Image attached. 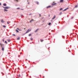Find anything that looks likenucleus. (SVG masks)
Listing matches in <instances>:
<instances>
[{
  "instance_id": "1",
  "label": "nucleus",
  "mask_w": 78,
  "mask_h": 78,
  "mask_svg": "<svg viewBox=\"0 0 78 78\" xmlns=\"http://www.w3.org/2000/svg\"><path fill=\"white\" fill-rule=\"evenodd\" d=\"M57 5V4L56 3H55L54 2H53V3H52L51 4L52 7H53V6H55V5Z\"/></svg>"
},
{
  "instance_id": "2",
  "label": "nucleus",
  "mask_w": 78,
  "mask_h": 78,
  "mask_svg": "<svg viewBox=\"0 0 78 78\" xmlns=\"http://www.w3.org/2000/svg\"><path fill=\"white\" fill-rule=\"evenodd\" d=\"M31 31V30H30V29H28L26 31V32L25 33V34H27V33H29V32H30V31Z\"/></svg>"
},
{
  "instance_id": "3",
  "label": "nucleus",
  "mask_w": 78,
  "mask_h": 78,
  "mask_svg": "<svg viewBox=\"0 0 78 78\" xmlns=\"http://www.w3.org/2000/svg\"><path fill=\"white\" fill-rule=\"evenodd\" d=\"M0 45L2 47H4V44H2V43H0Z\"/></svg>"
},
{
  "instance_id": "4",
  "label": "nucleus",
  "mask_w": 78,
  "mask_h": 78,
  "mask_svg": "<svg viewBox=\"0 0 78 78\" xmlns=\"http://www.w3.org/2000/svg\"><path fill=\"white\" fill-rule=\"evenodd\" d=\"M3 8H5V9H8L9 8V7H5L3 6Z\"/></svg>"
},
{
  "instance_id": "5",
  "label": "nucleus",
  "mask_w": 78,
  "mask_h": 78,
  "mask_svg": "<svg viewBox=\"0 0 78 78\" xmlns=\"http://www.w3.org/2000/svg\"><path fill=\"white\" fill-rule=\"evenodd\" d=\"M52 7V6L49 5V6H47V8H51V7Z\"/></svg>"
},
{
  "instance_id": "6",
  "label": "nucleus",
  "mask_w": 78,
  "mask_h": 78,
  "mask_svg": "<svg viewBox=\"0 0 78 78\" xmlns=\"http://www.w3.org/2000/svg\"><path fill=\"white\" fill-rule=\"evenodd\" d=\"M55 18H56V15H54L53 18H52V20H54V19H55Z\"/></svg>"
},
{
  "instance_id": "7",
  "label": "nucleus",
  "mask_w": 78,
  "mask_h": 78,
  "mask_svg": "<svg viewBox=\"0 0 78 78\" xmlns=\"http://www.w3.org/2000/svg\"><path fill=\"white\" fill-rule=\"evenodd\" d=\"M39 30V29H37L35 31V33H37V31H38Z\"/></svg>"
},
{
  "instance_id": "8",
  "label": "nucleus",
  "mask_w": 78,
  "mask_h": 78,
  "mask_svg": "<svg viewBox=\"0 0 78 78\" xmlns=\"http://www.w3.org/2000/svg\"><path fill=\"white\" fill-rule=\"evenodd\" d=\"M64 2V0H60V3H62V2Z\"/></svg>"
},
{
  "instance_id": "9",
  "label": "nucleus",
  "mask_w": 78,
  "mask_h": 78,
  "mask_svg": "<svg viewBox=\"0 0 78 78\" xmlns=\"http://www.w3.org/2000/svg\"><path fill=\"white\" fill-rule=\"evenodd\" d=\"M1 22L2 23H4V22H5V21H3V20H2L1 21Z\"/></svg>"
},
{
  "instance_id": "10",
  "label": "nucleus",
  "mask_w": 78,
  "mask_h": 78,
  "mask_svg": "<svg viewBox=\"0 0 78 78\" xmlns=\"http://www.w3.org/2000/svg\"><path fill=\"white\" fill-rule=\"evenodd\" d=\"M3 6H6V4L5 3H4L3 4Z\"/></svg>"
},
{
  "instance_id": "11",
  "label": "nucleus",
  "mask_w": 78,
  "mask_h": 78,
  "mask_svg": "<svg viewBox=\"0 0 78 78\" xmlns=\"http://www.w3.org/2000/svg\"><path fill=\"white\" fill-rule=\"evenodd\" d=\"M8 42H10L11 41V40H10V39H8L7 40Z\"/></svg>"
},
{
  "instance_id": "12",
  "label": "nucleus",
  "mask_w": 78,
  "mask_h": 78,
  "mask_svg": "<svg viewBox=\"0 0 78 78\" xmlns=\"http://www.w3.org/2000/svg\"><path fill=\"white\" fill-rule=\"evenodd\" d=\"M40 40H41V42H42L44 41V40H42L41 39Z\"/></svg>"
},
{
  "instance_id": "13",
  "label": "nucleus",
  "mask_w": 78,
  "mask_h": 78,
  "mask_svg": "<svg viewBox=\"0 0 78 78\" xmlns=\"http://www.w3.org/2000/svg\"><path fill=\"white\" fill-rule=\"evenodd\" d=\"M2 51H4V48H2Z\"/></svg>"
},
{
  "instance_id": "14",
  "label": "nucleus",
  "mask_w": 78,
  "mask_h": 78,
  "mask_svg": "<svg viewBox=\"0 0 78 78\" xmlns=\"http://www.w3.org/2000/svg\"><path fill=\"white\" fill-rule=\"evenodd\" d=\"M69 9L68 8H67L66 9H65L64 10V11H66V10H67V9Z\"/></svg>"
},
{
  "instance_id": "15",
  "label": "nucleus",
  "mask_w": 78,
  "mask_h": 78,
  "mask_svg": "<svg viewBox=\"0 0 78 78\" xmlns=\"http://www.w3.org/2000/svg\"><path fill=\"white\" fill-rule=\"evenodd\" d=\"M20 40V37H18L17 38V40Z\"/></svg>"
},
{
  "instance_id": "16",
  "label": "nucleus",
  "mask_w": 78,
  "mask_h": 78,
  "mask_svg": "<svg viewBox=\"0 0 78 78\" xmlns=\"http://www.w3.org/2000/svg\"><path fill=\"white\" fill-rule=\"evenodd\" d=\"M16 32H17V33H19V30H16Z\"/></svg>"
},
{
  "instance_id": "17",
  "label": "nucleus",
  "mask_w": 78,
  "mask_h": 78,
  "mask_svg": "<svg viewBox=\"0 0 78 78\" xmlns=\"http://www.w3.org/2000/svg\"><path fill=\"white\" fill-rule=\"evenodd\" d=\"M74 8H78V5H76L75 6Z\"/></svg>"
},
{
  "instance_id": "18",
  "label": "nucleus",
  "mask_w": 78,
  "mask_h": 78,
  "mask_svg": "<svg viewBox=\"0 0 78 78\" xmlns=\"http://www.w3.org/2000/svg\"><path fill=\"white\" fill-rule=\"evenodd\" d=\"M8 11V10L6 9H4V11Z\"/></svg>"
},
{
  "instance_id": "19",
  "label": "nucleus",
  "mask_w": 78,
  "mask_h": 78,
  "mask_svg": "<svg viewBox=\"0 0 78 78\" xmlns=\"http://www.w3.org/2000/svg\"><path fill=\"white\" fill-rule=\"evenodd\" d=\"M36 3L37 5H39V2H36Z\"/></svg>"
},
{
  "instance_id": "20",
  "label": "nucleus",
  "mask_w": 78,
  "mask_h": 78,
  "mask_svg": "<svg viewBox=\"0 0 78 78\" xmlns=\"http://www.w3.org/2000/svg\"><path fill=\"white\" fill-rule=\"evenodd\" d=\"M3 27L4 28H5L6 26H5V25H3Z\"/></svg>"
},
{
  "instance_id": "21",
  "label": "nucleus",
  "mask_w": 78,
  "mask_h": 78,
  "mask_svg": "<svg viewBox=\"0 0 78 78\" xmlns=\"http://www.w3.org/2000/svg\"><path fill=\"white\" fill-rule=\"evenodd\" d=\"M5 44H7V41H5Z\"/></svg>"
},
{
  "instance_id": "22",
  "label": "nucleus",
  "mask_w": 78,
  "mask_h": 78,
  "mask_svg": "<svg viewBox=\"0 0 78 78\" xmlns=\"http://www.w3.org/2000/svg\"><path fill=\"white\" fill-rule=\"evenodd\" d=\"M62 14V12H60V15L61 16Z\"/></svg>"
},
{
  "instance_id": "23",
  "label": "nucleus",
  "mask_w": 78,
  "mask_h": 78,
  "mask_svg": "<svg viewBox=\"0 0 78 78\" xmlns=\"http://www.w3.org/2000/svg\"><path fill=\"white\" fill-rule=\"evenodd\" d=\"M31 36V34H30L29 35V36Z\"/></svg>"
},
{
  "instance_id": "24",
  "label": "nucleus",
  "mask_w": 78,
  "mask_h": 78,
  "mask_svg": "<svg viewBox=\"0 0 78 78\" xmlns=\"http://www.w3.org/2000/svg\"><path fill=\"white\" fill-rule=\"evenodd\" d=\"M51 25V23H49L48 25Z\"/></svg>"
},
{
  "instance_id": "25",
  "label": "nucleus",
  "mask_w": 78,
  "mask_h": 78,
  "mask_svg": "<svg viewBox=\"0 0 78 78\" xmlns=\"http://www.w3.org/2000/svg\"><path fill=\"white\" fill-rule=\"evenodd\" d=\"M4 39H5V38H4L3 39V40H2L3 42H4V41H5V40Z\"/></svg>"
},
{
  "instance_id": "26",
  "label": "nucleus",
  "mask_w": 78,
  "mask_h": 78,
  "mask_svg": "<svg viewBox=\"0 0 78 78\" xmlns=\"http://www.w3.org/2000/svg\"><path fill=\"white\" fill-rule=\"evenodd\" d=\"M13 36H16V35H15V34H13Z\"/></svg>"
},
{
  "instance_id": "27",
  "label": "nucleus",
  "mask_w": 78,
  "mask_h": 78,
  "mask_svg": "<svg viewBox=\"0 0 78 78\" xmlns=\"http://www.w3.org/2000/svg\"><path fill=\"white\" fill-rule=\"evenodd\" d=\"M39 15V17H41V14H40Z\"/></svg>"
},
{
  "instance_id": "28",
  "label": "nucleus",
  "mask_w": 78,
  "mask_h": 78,
  "mask_svg": "<svg viewBox=\"0 0 78 78\" xmlns=\"http://www.w3.org/2000/svg\"><path fill=\"white\" fill-rule=\"evenodd\" d=\"M16 1L17 2H18V1H19V0H16Z\"/></svg>"
},
{
  "instance_id": "29",
  "label": "nucleus",
  "mask_w": 78,
  "mask_h": 78,
  "mask_svg": "<svg viewBox=\"0 0 78 78\" xmlns=\"http://www.w3.org/2000/svg\"><path fill=\"white\" fill-rule=\"evenodd\" d=\"M31 21H34V20H33V19H32V20H31Z\"/></svg>"
},
{
  "instance_id": "30",
  "label": "nucleus",
  "mask_w": 78,
  "mask_h": 78,
  "mask_svg": "<svg viewBox=\"0 0 78 78\" xmlns=\"http://www.w3.org/2000/svg\"><path fill=\"white\" fill-rule=\"evenodd\" d=\"M62 9L61 8V9H60V11H61V10H62Z\"/></svg>"
},
{
  "instance_id": "31",
  "label": "nucleus",
  "mask_w": 78,
  "mask_h": 78,
  "mask_svg": "<svg viewBox=\"0 0 78 78\" xmlns=\"http://www.w3.org/2000/svg\"><path fill=\"white\" fill-rule=\"evenodd\" d=\"M31 41H33V38H31L30 39Z\"/></svg>"
},
{
  "instance_id": "32",
  "label": "nucleus",
  "mask_w": 78,
  "mask_h": 78,
  "mask_svg": "<svg viewBox=\"0 0 78 78\" xmlns=\"http://www.w3.org/2000/svg\"><path fill=\"white\" fill-rule=\"evenodd\" d=\"M19 77H20V74H19Z\"/></svg>"
},
{
  "instance_id": "33",
  "label": "nucleus",
  "mask_w": 78,
  "mask_h": 78,
  "mask_svg": "<svg viewBox=\"0 0 78 78\" xmlns=\"http://www.w3.org/2000/svg\"><path fill=\"white\" fill-rule=\"evenodd\" d=\"M20 9V8H17V9Z\"/></svg>"
},
{
  "instance_id": "34",
  "label": "nucleus",
  "mask_w": 78,
  "mask_h": 78,
  "mask_svg": "<svg viewBox=\"0 0 78 78\" xmlns=\"http://www.w3.org/2000/svg\"><path fill=\"white\" fill-rule=\"evenodd\" d=\"M31 22H32V21L31 20H30V23H31Z\"/></svg>"
},
{
  "instance_id": "35",
  "label": "nucleus",
  "mask_w": 78,
  "mask_h": 78,
  "mask_svg": "<svg viewBox=\"0 0 78 78\" xmlns=\"http://www.w3.org/2000/svg\"><path fill=\"white\" fill-rule=\"evenodd\" d=\"M31 15V14H29V16H30V15Z\"/></svg>"
},
{
  "instance_id": "36",
  "label": "nucleus",
  "mask_w": 78,
  "mask_h": 78,
  "mask_svg": "<svg viewBox=\"0 0 78 78\" xmlns=\"http://www.w3.org/2000/svg\"><path fill=\"white\" fill-rule=\"evenodd\" d=\"M7 24H9V22H7Z\"/></svg>"
},
{
  "instance_id": "37",
  "label": "nucleus",
  "mask_w": 78,
  "mask_h": 78,
  "mask_svg": "<svg viewBox=\"0 0 78 78\" xmlns=\"http://www.w3.org/2000/svg\"><path fill=\"white\" fill-rule=\"evenodd\" d=\"M17 30H19V28H17Z\"/></svg>"
},
{
  "instance_id": "38",
  "label": "nucleus",
  "mask_w": 78,
  "mask_h": 78,
  "mask_svg": "<svg viewBox=\"0 0 78 78\" xmlns=\"http://www.w3.org/2000/svg\"><path fill=\"white\" fill-rule=\"evenodd\" d=\"M0 5H2V4H1V3H0Z\"/></svg>"
},
{
  "instance_id": "39",
  "label": "nucleus",
  "mask_w": 78,
  "mask_h": 78,
  "mask_svg": "<svg viewBox=\"0 0 78 78\" xmlns=\"http://www.w3.org/2000/svg\"><path fill=\"white\" fill-rule=\"evenodd\" d=\"M73 17L72 18V19H73Z\"/></svg>"
},
{
  "instance_id": "40",
  "label": "nucleus",
  "mask_w": 78,
  "mask_h": 78,
  "mask_svg": "<svg viewBox=\"0 0 78 78\" xmlns=\"http://www.w3.org/2000/svg\"><path fill=\"white\" fill-rule=\"evenodd\" d=\"M19 31H21V30H20V29H19Z\"/></svg>"
},
{
  "instance_id": "41",
  "label": "nucleus",
  "mask_w": 78,
  "mask_h": 78,
  "mask_svg": "<svg viewBox=\"0 0 78 78\" xmlns=\"http://www.w3.org/2000/svg\"><path fill=\"white\" fill-rule=\"evenodd\" d=\"M27 59H26V61H27Z\"/></svg>"
},
{
  "instance_id": "42",
  "label": "nucleus",
  "mask_w": 78,
  "mask_h": 78,
  "mask_svg": "<svg viewBox=\"0 0 78 78\" xmlns=\"http://www.w3.org/2000/svg\"><path fill=\"white\" fill-rule=\"evenodd\" d=\"M25 29H26L25 28L24 29V30H25Z\"/></svg>"
},
{
  "instance_id": "43",
  "label": "nucleus",
  "mask_w": 78,
  "mask_h": 78,
  "mask_svg": "<svg viewBox=\"0 0 78 78\" xmlns=\"http://www.w3.org/2000/svg\"><path fill=\"white\" fill-rule=\"evenodd\" d=\"M25 67L26 68V67H27V66H25Z\"/></svg>"
},
{
  "instance_id": "44",
  "label": "nucleus",
  "mask_w": 78,
  "mask_h": 78,
  "mask_svg": "<svg viewBox=\"0 0 78 78\" xmlns=\"http://www.w3.org/2000/svg\"><path fill=\"white\" fill-rule=\"evenodd\" d=\"M43 78H44V76H43Z\"/></svg>"
},
{
  "instance_id": "45",
  "label": "nucleus",
  "mask_w": 78,
  "mask_h": 78,
  "mask_svg": "<svg viewBox=\"0 0 78 78\" xmlns=\"http://www.w3.org/2000/svg\"><path fill=\"white\" fill-rule=\"evenodd\" d=\"M20 56H19V57Z\"/></svg>"
},
{
  "instance_id": "46",
  "label": "nucleus",
  "mask_w": 78,
  "mask_h": 78,
  "mask_svg": "<svg viewBox=\"0 0 78 78\" xmlns=\"http://www.w3.org/2000/svg\"><path fill=\"white\" fill-rule=\"evenodd\" d=\"M22 10H23V9H22Z\"/></svg>"
},
{
  "instance_id": "47",
  "label": "nucleus",
  "mask_w": 78,
  "mask_h": 78,
  "mask_svg": "<svg viewBox=\"0 0 78 78\" xmlns=\"http://www.w3.org/2000/svg\"><path fill=\"white\" fill-rule=\"evenodd\" d=\"M21 53H21L20 54H21Z\"/></svg>"
}]
</instances>
